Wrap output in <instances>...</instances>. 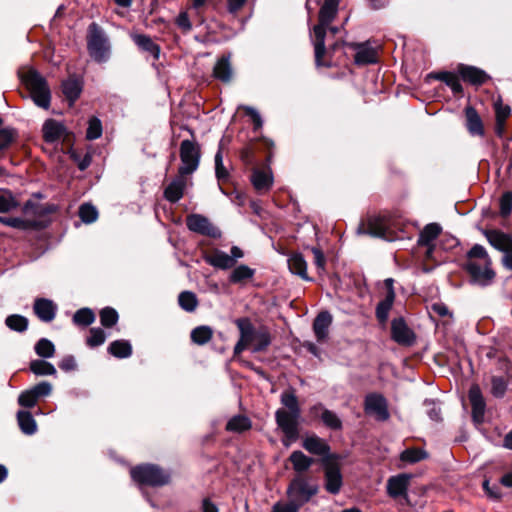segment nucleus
Instances as JSON below:
<instances>
[{"mask_svg":"<svg viewBox=\"0 0 512 512\" xmlns=\"http://www.w3.org/2000/svg\"><path fill=\"white\" fill-rule=\"evenodd\" d=\"M464 267L470 276L471 282L475 285L488 286L495 278L491 258L486 249L480 244H475L467 252Z\"/></svg>","mask_w":512,"mask_h":512,"instance_id":"f257e3e1","label":"nucleus"},{"mask_svg":"<svg viewBox=\"0 0 512 512\" xmlns=\"http://www.w3.org/2000/svg\"><path fill=\"white\" fill-rule=\"evenodd\" d=\"M319 492L318 484L307 475H295L287 485L286 496L303 507Z\"/></svg>","mask_w":512,"mask_h":512,"instance_id":"f03ea898","label":"nucleus"},{"mask_svg":"<svg viewBox=\"0 0 512 512\" xmlns=\"http://www.w3.org/2000/svg\"><path fill=\"white\" fill-rule=\"evenodd\" d=\"M23 82L28 88L34 103L41 108L48 109L51 93L46 80L37 71L29 70L23 76Z\"/></svg>","mask_w":512,"mask_h":512,"instance_id":"7ed1b4c3","label":"nucleus"},{"mask_svg":"<svg viewBox=\"0 0 512 512\" xmlns=\"http://www.w3.org/2000/svg\"><path fill=\"white\" fill-rule=\"evenodd\" d=\"M130 474L135 482L149 486H163L170 481V474L153 464L136 466Z\"/></svg>","mask_w":512,"mask_h":512,"instance_id":"20e7f679","label":"nucleus"},{"mask_svg":"<svg viewBox=\"0 0 512 512\" xmlns=\"http://www.w3.org/2000/svg\"><path fill=\"white\" fill-rule=\"evenodd\" d=\"M243 257L244 252L238 246H232L230 254L221 249L213 248L203 255V259L207 264L219 270H228L233 268L237 261Z\"/></svg>","mask_w":512,"mask_h":512,"instance_id":"39448f33","label":"nucleus"},{"mask_svg":"<svg viewBox=\"0 0 512 512\" xmlns=\"http://www.w3.org/2000/svg\"><path fill=\"white\" fill-rule=\"evenodd\" d=\"M88 31L87 46L90 56L96 62H106L110 55V46L107 37L96 23H91Z\"/></svg>","mask_w":512,"mask_h":512,"instance_id":"423d86ee","label":"nucleus"},{"mask_svg":"<svg viewBox=\"0 0 512 512\" xmlns=\"http://www.w3.org/2000/svg\"><path fill=\"white\" fill-rule=\"evenodd\" d=\"M201 158L200 146L197 142L191 140H183L180 144L181 165L178 173L186 176L194 173L199 166Z\"/></svg>","mask_w":512,"mask_h":512,"instance_id":"0eeeda50","label":"nucleus"},{"mask_svg":"<svg viewBox=\"0 0 512 512\" xmlns=\"http://www.w3.org/2000/svg\"><path fill=\"white\" fill-rule=\"evenodd\" d=\"M322 464L324 468L325 490L332 495H336L340 492L343 485L340 467L330 458L322 459Z\"/></svg>","mask_w":512,"mask_h":512,"instance_id":"6e6552de","label":"nucleus"},{"mask_svg":"<svg viewBox=\"0 0 512 512\" xmlns=\"http://www.w3.org/2000/svg\"><path fill=\"white\" fill-rule=\"evenodd\" d=\"M186 225L192 232L215 239L221 237V231L208 218L200 214L189 215L186 219Z\"/></svg>","mask_w":512,"mask_h":512,"instance_id":"1a4fd4ad","label":"nucleus"},{"mask_svg":"<svg viewBox=\"0 0 512 512\" xmlns=\"http://www.w3.org/2000/svg\"><path fill=\"white\" fill-rule=\"evenodd\" d=\"M299 417L300 414H294L284 408H280L275 412V419L278 427L290 440L297 438Z\"/></svg>","mask_w":512,"mask_h":512,"instance_id":"9d476101","label":"nucleus"},{"mask_svg":"<svg viewBox=\"0 0 512 512\" xmlns=\"http://www.w3.org/2000/svg\"><path fill=\"white\" fill-rule=\"evenodd\" d=\"M364 409L367 414L372 415L378 421H386L390 417L386 399L377 393L366 396Z\"/></svg>","mask_w":512,"mask_h":512,"instance_id":"9b49d317","label":"nucleus"},{"mask_svg":"<svg viewBox=\"0 0 512 512\" xmlns=\"http://www.w3.org/2000/svg\"><path fill=\"white\" fill-rule=\"evenodd\" d=\"M411 478L412 475L406 473L391 476L387 480V494L394 499L403 497L404 499L408 500L407 491Z\"/></svg>","mask_w":512,"mask_h":512,"instance_id":"f8f14e48","label":"nucleus"},{"mask_svg":"<svg viewBox=\"0 0 512 512\" xmlns=\"http://www.w3.org/2000/svg\"><path fill=\"white\" fill-rule=\"evenodd\" d=\"M442 231V228L437 223H430L427 224L422 231L419 234L418 238V245L420 246H426V257L428 259H432L433 252L435 249V245L433 244V241L440 235Z\"/></svg>","mask_w":512,"mask_h":512,"instance_id":"ddd939ff","label":"nucleus"},{"mask_svg":"<svg viewBox=\"0 0 512 512\" xmlns=\"http://www.w3.org/2000/svg\"><path fill=\"white\" fill-rule=\"evenodd\" d=\"M392 339L401 345H411L415 340L413 331L407 326L403 318H395L391 323Z\"/></svg>","mask_w":512,"mask_h":512,"instance_id":"4468645a","label":"nucleus"},{"mask_svg":"<svg viewBox=\"0 0 512 512\" xmlns=\"http://www.w3.org/2000/svg\"><path fill=\"white\" fill-rule=\"evenodd\" d=\"M468 397L472 406V417L476 423L483 422L486 403L482 395L481 389L474 384L470 387Z\"/></svg>","mask_w":512,"mask_h":512,"instance_id":"2eb2a0df","label":"nucleus"},{"mask_svg":"<svg viewBox=\"0 0 512 512\" xmlns=\"http://www.w3.org/2000/svg\"><path fill=\"white\" fill-rule=\"evenodd\" d=\"M302 447L313 455L322 456L324 457L323 459H331L329 456L330 446L324 439L317 435H311L304 438Z\"/></svg>","mask_w":512,"mask_h":512,"instance_id":"dca6fc26","label":"nucleus"},{"mask_svg":"<svg viewBox=\"0 0 512 512\" xmlns=\"http://www.w3.org/2000/svg\"><path fill=\"white\" fill-rule=\"evenodd\" d=\"M356 50L354 61L357 65H367L377 62V51L367 43H349Z\"/></svg>","mask_w":512,"mask_h":512,"instance_id":"f3484780","label":"nucleus"},{"mask_svg":"<svg viewBox=\"0 0 512 512\" xmlns=\"http://www.w3.org/2000/svg\"><path fill=\"white\" fill-rule=\"evenodd\" d=\"M34 313L43 322H51L56 316L57 306L50 299L37 298L33 305Z\"/></svg>","mask_w":512,"mask_h":512,"instance_id":"a211bd4d","label":"nucleus"},{"mask_svg":"<svg viewBox=\"0 0 512 512\" xmlns=\"http://www.w3.org/2000/svg\"><path fill=\"white\" fill-rule=\"evenodd\" d=\"M339 0H324L319 11V24L314 27H321L326 31L328 25L335 18L338 11Z\"/></svg>","mask_w":512,"mask_h":512,"instance_id":"6ab92c4d","label":"nucleus"},{"mask_svg":"<svg viewBox=\"0 0 512 512\" xmlns=\"http://www.w3.org/2000/svg\"><path fill=\"white\" fill-rule=\"evenodd\" d=\"M332 323V315L328 311L320 312L313 322V331L317 341H324L328 337L329 327Z\"/></svg>","mask_w":512,"mask_h":512,"instance_id":"aec40b11","label":"nucleus"},{"mask_svg":"<svg viewBox=\"0 0 512 512\" xmlns=\"http://www.w3.org/2000/svg\"><path fill=\"white\" fill-rule=\"evenodd\" d=\"M488 242L497 250L506 253L512 248V237L498 230L486 231Z\"/></svg>","mask_w":512,"mask_h":512,"instance_id":"412c9836","label":"nucleus"},{"mask_svg":"<svg viewBox=\"0 0 512 512\" xmlns=\"http://www.w3.org/2000/svg\"><path fill=\"white\" fill-rule=\"evenodd\" d=\"M458 71L464 81L473 85H481L488 79L483 70L474 66L460 65Z\"/></svg>","mask_w":512,"mask_h":512,"instance_id":"4be33fe9","label":"nucleus"},{"mask_svg":"<svg viewBox=\"0 0 512 512\" xmlns=\"http://www.w3.org/2000/svg\"><path fill=\"white\" fill-rule=\"evenodd\" d=\"M43 136L46 142H55L60 140L65 134V127L62 123L49 119L43 124Z\"/></svg>","mask_w":512,"mask_h":512,"instance_id":"5701e85b","label":"nucleus"},{"mask_svg":"<svg viewBox=\"0 0 512 512\" xmlns=\"http://www.w3.org/2000/svg\"><path fill=\"white\" fill-rule=\"evenodd\" d=\"M289 461L294 471L297 473L296 475H304L303 473L308 471L314 463L312 458L308 457L300 450L293 451L289 456Z\"/></svg>","mask_w":512,"mask_h":512,"instance_id":"b1692460","label":"nucleus"},{"mask_svg":"<svg viewBox=\"0 0 512 512\" xmlns=\"http://www.w3.org/2000/svg\"><path fill=\"white\" fill-rule=\"evenodd\" d=\"M251 181H252L254 188L258 192H265L271 188V186L273 184V176H272L271 171H269V170L265 171V170L256 169V170H254V172L251 176Z\"/></svg>","mask_w":512,"mask_h":512,"instance_id":"393cba45","label":"nucleus"},{"mask_svg":"<svg viewBox=\"0 0 512 512\" xmlns=\"http://www.w3.org/2000/svg\"><path fill=\"white\" fill-rule=\"evenodd\" d=\"M213 75L216 79L224 83H228L231 81L233 76V70L228 56H223L220 59H218L213 69Z\"/></svg>","mask_w":512,"mask_h":512,"instance_id":"a878e982","label":"nucleus"},{"mask_svg":"<svg viewBox=\"0 0 512 512\" xmlns=\"http://www.w3.org/2000/svg\"><path fill=\"white\" fill-rule=\"evenodd\" d=\"M185 185L186 181L184 179V176H181L179 174V176L176 179H174L165 189V198L173 203L179 201L183 196Z\"/></svg>","mask_w":512,"mask_h":512,"instance_id":"bb28decb","label":"nucleus"},{"mask_svg":"<svg viewBox=\"0 0 512 512\" xmlns=\"http://www.w3.org/2000/svg\"><path fill=\"white\" fill-rule=\"evenodd\" d=\"M288 267L291 273L301 277L303 280H310L307 274V262L303 255L294 253L288 258Z\"/></svg>","mask_w":512,"mask_h":512,"instance_id":"cd10ccee","label":"nucleus"},{"mask_svg":"<svg viewBox=\"0 0 512 512\" xmlns=\"http://www.w3.org/2000/svg\"><path fill=\"white\" fill-rule=\"evenodd\" d=\"M467 119V129L471 135L483 136L484 128L482 120L475 108L468 106L465 109Z\"/></svg>","mask_w":512,"mask_h":512,"instance_id":"c85d7f7f","label":"nucleus"},{"mask_svg":"<svg viewBox=\"0 0 512 512\" xmlns=\"http://www.w3.org/2000/svg\"><path fill=\"white\" fill-rule=\"evenodd\" d=\"M235 323L239 329L240 338L246 341L248 345H251L258 334V330H255L248 318H239Z\"/></svg>","mask_w":512,"mask_h":512,"instance_id":"c756f323","label":"nucleus"},{"mask_svg":"<svg viewBox=\"0 0 512 512\" xmlns=\"http://www.w3.org/2000/svg\"><path fill=\"white\" fill-rule=\"evenodd\" d=\"M132 39L139 48L150 53L155 59L159 58L160 47L149 36L135 34L132 36Z\"/></svg>","mask_w":512,"mask_h":512,"instance_id":"7c9ffc66","label":"nucleus"},{"mask_svg":"<svg viewBox=\"0 0 512 512\" xmlns=\"http://www.w3.org/2000/svg\"><path fill=\"white\" fill-rule=\"evenodd\" d=\"M17 421L21 431L26 435H33L37 431V424L32 414L28 411L20 410L17 413Z\"/></svg>","mask_w":512,"mask_h":512,"instance_id":"2f4dec72","label":"nucleus"},{"mask_svg":"<svg viewBox=\"0 0 512 512\" xmlns=\"http://www.w3.org/2000/svg\"><path fill=\"white\" fill-rule=\"evenodd\" d=\"M20 206L19 200L9 189H0V213H8Z\"/></svg>","mask_w":512,"mask_h":512,"instance_id":"473e14b6","label":"nucleus"},{"mask_svg":"<svg viewBox=\"0 0 512 512\" xmlns=\"http://www.w3.org/2000/svg\"><path fill=\"white\" fill-rule=\"evenodd\" d=\"M234 269L229 275V282L233 284H241L245 281L253 278L255 274V270L250 268L247 265H239L237 267H233Z\"/></svg>","mask_w":512,"mask_h":512,"instance_id":"72a5a7b5","label":"nucleus"},{"mask_svg":"<svg viewBox=\"0 0 512 512\" xmlns=\"http://www.w3.org/2000/svg\"><path fill=\"white\" fill-rule=\"evenodd\" d=\"M252 426L250 419L244 415L232 417L226 424V430L233 433H242Z\"/></svg>","mask_w":512,"mask_h":512,"instance_id":"f704fd0d","label":"nucleus"},{"mask_svg":"<svg viewBox=\"0 0 512 512\" xmlns=\"http://www.w3.org/2000/svg\"><path fill=\"white\" fill-rule=\"evenodd\" d=\"M280 402L289 412L294 414H301L298 398L293 389H288L282 392Z\"/></svg>","mask_w":512,"mask_h":512,"instance_id":"c9c22d12","label":"nucleus"},{"mask_svg":"<svg viewBox=\"0 0 512 512\" xmlns=\"http://www.w3.org/2000/svg\"><path fill=\"white\" fill-rule=\"evenodd\" d=\"M314 35H315V41H314V48H315V61L317 65L321 64V59L324 56L326 52L325 47V30H322L321 27H314L313 28Z\"/></svg>","mask_w":512,"mask_h":512,"instance_id":"e433bc0d","label":"nucleus"},{"mask_svg":"<svg viewBox=\"0 0 512 512\" xmlns=\"http://www.w3.org/2000/svg\"><path fill=\"white\" fill-rule=\"evenodd\" d=\"M62 90L66 98L74 102L81 93V83L76 78H69L62 83Z\"/></svg>","mask_w":512,"mask_h":512,"instance_id":"4c0bfd02","label":"nucleus"},{"mask_svg":"<svg viewBox=\"0 0 512 512\" xmlns=\"http://www.w3.org/2000/svg\"><path fill=\"white\" fill-rule=\"evenodd\" d=\"M108 351L114 357L128 358L132 354V347L126 340H116L109 345Z\"/></svg>","mask_w":512,"mask_h":512,"instance_id":"58836bf2","label":"nucleus"},{"mask_svg":"<svg viewBox=\"0 0 512 512\" xmlns=\"http://www.w3.org/2000/svg\"><path fill=\"white\" fill-rule=\"evenodd\" d=\"M359 233L369 234L374 237L386 238V225L381 218H371L368 221V226Z\"/></svg>","mask_w":512,"mask_h":512,"instance_id":"ea45409f","label":"nucleus"},{"mask_svg":"<svg viewBox=\"0 0 512 512\" xmlns=\"http://www.w3.org/2000/svg\"><path fill=\"white\" fill-rule=\"evenodd\" d=\"M212 336V328L206 325L198 326L191 331V340L197 345H205L212 339Z\"/></svg>","mask_w":512,"mask_h":512,"instance_id":"a19ab883","label":"nucleus"},{"mask_svg":"<svg viewBox=\"0 0 512 512\" xmlns=\"http://www.w3.org/2000/svg\"><path fill=\"white\" fill-rule=\"evenodd\" d=\"M30 370L38 376L56 375V368L44 360H33L30 363Z\"/></svg>","mask_w":512,"mask_h":512,"instance_id":"79ce46f5","label":"nucleus"},{"mask_svg":"<svg viewBox=\"0 0 512 512\" xmlns=\"http://www.w3.org/2000/svg\"><path fill=\"white\" fill-rule=\"evenodd\" d=\"M393 302L394 298L392 293H390V295H386L385 298L378 303L376 307V317L380 323L387 321Z\"/></svg>","mask_w":512,"mask_h":512,"instance_id":"37998d69","label":"nucleus"},{"mask_svg":"<svg viewBox=\"0 0 512 512\" xmlns=\"http://www.w3.org/2000/svg\"><path fill=\"white\" fill-rule=\"evenodd\" d=\"M435 78L446 83V85H448L451 88L454 94H459L463 90L458 76L455 75L454 73L440 72L435 75Z\"/></svg>","mask_w":512,"mask_h":512,"instance_id":"c03bdc74","label":"nucleus"},{"mask_svg":"<svg viewBox=\"0 0 512 512\" xmlns=\"http://www.w3.org/2000/svg\"><path fill=\"white\" fill-rule=\"evenodd\" d=\"M178 303L180 307L187 312L195 311L198 306L196 295L190 291L181 292L178 297Z\"/></svg>","mask_w":512,"mask_h":512,"instance_id":"a18cd8bd","label":"nucleus"},{"mask_svg":"<svg viewBox=\"0 0 512 512\" xmlns=\"http://www.w3.org/2000/svg\"><path fill=\"white\" fill-rule=\"evenodd\" d=\"M5 324L13 331L24 332L28 328V319L19 314H12L5 319Z\"/></svg>","mask_w":512,"mask_h":512,"instance_id":"49530a36","label":"nucleus"},{"mask_svg":"<svg viewBox=\"0 0 512 512\" xmlns=\"http://www.w3.org/2000/svg\"><path fill=\"white\" fill-rule=\"evenodd\" d=\"M271 343V336L267 328L258 330V334L253 341V352L264 351Z\"/></svg>","mask_w":512,"mask_h":512,"instance_id":"de8ad7c7","label":"nucleus"},{"mask_svg":"<svg viewBox=\"0 0 512 512\" xmlns=\"http://www.w3.org/2000/svg\"><path fill=\"white\" fill-rule=\"evenodd\" d=\"M34 349H35L36 354L42 358H51L54 356V353H55L54 344L47 338H41L35 344Z\"/></svg>","mask_w":512,"mask_h":512,"instance_id":"09e8293b","label":"nucleus"},{"mask_svg":"<svg viewBox=\"0 0 512 512\" xmlns=\"http://www.w3.org/2000/svg\"><path fill=\"white\" fill-rule=\"evenodd\" d=\"M95 320V314L90 308H81L73 316V322L80 326H89Z\"/></svg>","mask_w":512,"mask_h":512,"instance_id":"8fccbe9b","label":"nucleus"},{"mask_svg":"<svg viewBox=\"0 0 512 512\" xmlns=\"http://www.w3.org/2000/svg\"><path fill=\"white\" fill-rule=\"evenodd\" d=\"M0 223H2L5 226L20 230H27L33 226V223L31 221L22 219L20 217L0 216Z\"/></svg>","mask_w":512,"mask_h":512,"instance_id":"3c124183","label":"nucleus"},{"mask_svg":"<svg viewBox=\"0 0 512 512\" xmlns=\"http://www.w3.org/2000/svg\"><path fill=\"white\" fill-rule=\"evenodd\" d=\"M302 507L292 499L279 500L273 504L271 512H299Z\"/></svg>","mask_w":512,"mask_h":512,"instance_id":"603ef678","label":"nucleus"},{"mask_svg":"<svg viewBox=\"0 0 512 512\" xmlns=\"http://www.w3.org/2000/svg\"><path fill=\"white\" fill-rule=\"evenodd\" d=\"M79 217L84 223L90 224L97 220L98 211L93 205L85 203L79 208Z\"/></svg>","mask_w":512,"mask_h":512,"instance_id":"864d4df0","label":"nucleus"},{"mask_svg":"<svg viewBox=\"0 0 512 512\" xmlns=\"http://www.w3.org/2000/svg\"><path fill=\"white\" fill-rule=\"evenodd\" d=\"M321 420L325 426L333 430H339L342 428V421L337 414L331 410H323L321 414Z\"/></svg>","mask_w":512,"mask_h":512,"instance_id":"5fc2aeb1","label":"nucleus"},{"mask_svg":"<svg viewBox=\"0 0 512 512\" xmlns=\"http://www.w3.org/2000/svg\"><path fill=\"white\" fill-rule=\"evenodd\" d=\"M426 451L417 448L406 449L401 453L400 459L408 463H416L427 458Z\"/></svg>","mask_w":512,"mask_h":512,"instance_id":"6e6d98bb","label":"nucleus"},{"mask_svg":"<svg viewBox=\"0 0 512 512\" xmlns=\"http://www.w3.org/2000/svg\"><path fill=\"white\" fill-rule=\"evenodd\" d=\"M17 132L13 128H1L0 129V152L8 149L10 145L15 141Z\"/></svg>","mask_w":512,"mask_h":512,"instance_id":"4d7b16f0","label":"nucleus"},{"mask_svg":"<svg viewBox=\"0 0 512 512\" xmlns=\"http://www.w3.org/2000/svg\"><path fill=\"white\" fill-rule=\"evenodd\" d=\"M118 321V313L115 309L106 307L100 311V322L104 327H112Z\"/></svg>","mask_w":512,"mask_h":512,"instance_id":"13d9d810","label":"nucleus"},{"mask_svg":"<svg viewBox=\"0 0 512 512\" xmlns=\"http://www.w3.org/2000/svg\"><path fill=\"white\" fill-rule=\"evenodd\" d=\"M102 135V124L97 117H92L89 120V125L86 132V137L89 140L98 139Z\"/></svg>","mask_w":512,"mask_h":512,"instance_id":"bf43d9fd","label":"nucleus"},{"mask_svg":"<svg viewBox=\"0 0 512 512\" xmlns=\"http://www.w3.org/2000/svg\"><path fill=\"white\" fill-rule=\"evenodd\" d=\"M507 389V384L502 377L493 376L491 379V393L496 398L504 396Z\"/></svg>","mask_w":512,"mask_h":512,"instance_id":"052dcab7","label":"nucleus"},{"mask_svg":"<svg viewBox=\"0 0 512 512\" xmlns=\"http://www.w3.org/2000/svg\"><path fill=\"white\" fill-rule=\"evenodd\" d=\"M38 398L30 389L25 390L18 396V404L25 408H32L37 403Z\"/></svg>","mask_w":512,"mask_h":512,"instance_id":"680f3d73","label":"nucleus"},{"mask_svg":"<svg viewBox=\"0 0 512 512\" xmlns=\"http://www.w3.org/2000/svg\"><path fill=\"white\" fill-rule=\"evenodd\" d=\"M106 340L105 332L101 328L90 329V336L87 338V344L90 347L102 345Z\"/></svg>","mask_w":512,"mask_h":512,"instance_id":"e2e57ef3","label":"nucleus"},{"mask_svg":"<svg viewBox=\"0 0 512 512\" xmlns=\"http://www.w3.org/2000/svg\"><path fill=\"white\" fill-rule=\"evenodd\" d=\"M214 160H215V174H216L217 179L219 181L227 179L229 174L223 164V155H222L221 149H219L217 151V153L215 154Z\"/></svg>","mask_w":512,"mask_h":512,"instance_id":"0e129e2a","label":"nucleus"},{"mask_svg":"<svg viewBox=\"0 0 512 512\" xmlns=\"http://www.w3.org/2000/svg\"><path fill=\"white\" fill-rule=\"evenodd\" d=\"M512 211V193L505 192L500 199V213L503 217L508 216Z\"/></svg>","mask_w":512,"mask_h":512,"instance_id":"69168bd1","label":"nucleus"},{"mask_svg":"<svg viewBox=\"0 0 512 512\" xmlns=\"http://www.w3.org/2000/svg\"><path fill=\"white\" fill-rule=\"evenodd\" d=\"M37 398L49 396L52 392V385L47 381H42L31 388Z\"/></svg>","mask_w":512,"mask_h":512,"instance_id":"338daca9","label":"nucleus"},{"mask_svg":"<svg viewBox=\"0 0 512 512\" xmlns=\"http://www.w3.org/2000/svg\"><path fill=\"white\" fill-rule=\"evenodd\" d=\"M22 211L24 214L31 215L34 217L40 216L43 213L41 206L32 200H28L25 202V204L22 207Z\"/></svg>","mask_w":512,"mask_h":512,"instance_id":"774afa93","label":"nucleus"}]
</instances>
